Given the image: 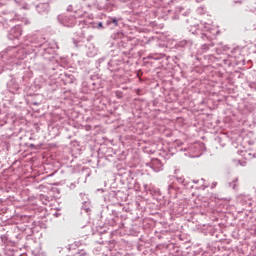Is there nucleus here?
<instances>
[{
    "mask_svg": "<svg viewBox=\"0 0 256 256\" xmlns=\"http://www.w3.org/2000/svg\"><path fill=\"white\" fill-rule=\"evenodd\" d=\"M112 23H114L115 27H119V21L117 18H111Z\"/></svg>",
    "mask_w": 256,
    "mask_h": 256,
    "instance_id": "obj_1",
    "label": "nucleus"
},
{
    "mask_svg": "<svg viewBox=\"0 0 256 256\" xmlns=\"http://www.w3.org/2000/svg\"><path fill=\"white\" fill-rule=\"evenodd\" d=\"M98 27H103V23L100 22V23L98 24Z\"/></svg>",
    "mask_w": 256,
    "mask_h": 256,
    "instance_id": "obj_2",
    "label": "nucleus"
},
{
    "mask_svg": "<svg viewBox=\"0 0 256 256\" xmlns=\"http://www.w3.org/2000/svg\"><path fill=\"white\" fill-rule=\"evenodd\" d=\"M108 23V25H111V22H107Z\"/></svg>",
    "mask_w": 256,
    "mask_h": 256,
    "instance_id": "obj_3",
    "label": "nucleus"
}]
</instances>
